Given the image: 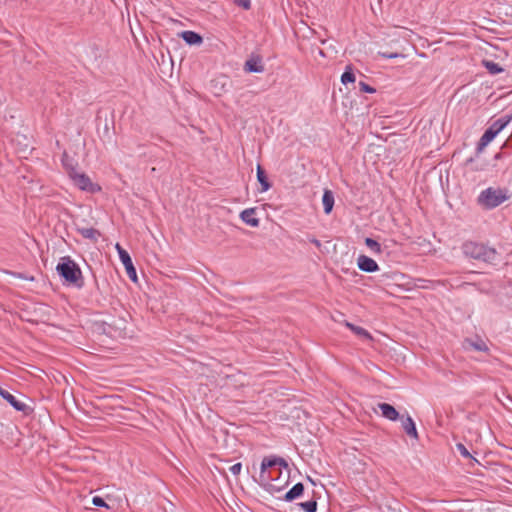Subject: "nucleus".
Instances as JSON below:
<instances>
[{
	"label": "nucleus",
	"mask_w": 512,
	"mask_h": 512,
	"mask_svg": "<svg viewBox=\"0 0 512 512\" xmlns=\"http://www.w3.org/2000/svg\"><path fill=\"white\" fill-rule=\"evenodd\" d=\"M510 198L506 188L488 187L482 190L477 197V204L486 210L494 209Z\"/></svg>",
	"instance_id": "obj_1"
},
{
	"label": "nucleus",
	"mask_w": 512,
	"mask_h": 512,
	"mask_svg": "<svg viewBox=\"0 0 512 512\" xmlns=\"http://www.w3.org/2000/svg\"><path fill=\"white\" fill-rule=\"evenodd\" d=\"M463 253L473 259L493 263L497 259L495 249L475 242H466L463 247Z\"/></svg>",
	"instance_id": "obj_2"
},
{
	"label": "nucleus",
	"mask_w": 512,
	"mask_h": 512,
	"mask_svg": "<svg viewBox=\"0 0 512 512\" xmlns=\"http://www.w3.org/2000/svg\"><path fill=\"white\" fill-rule=\"evenodd\" d=\"M56 270L67 282L81 286V284H78L81 279V270L70 257L61 258Z\"/></svg>",
	"instance_id": "obj_3"
},
{
	"label": "nucleus",
	"mask_w": 512,
	"mask_h": 512,
	"mask_svg": "<svg viewBox=\"0 0 512 512\" xmlns=\"http://www.w3.org/2000/svg\"><path fill=\"white\" fill-rule=\"evenodd\" d=\"M69 178L74 186L84 192L93 194L101 190V187L97 183H94L87 174L79 171L75 167H69Z\"/></svg>",
	"instance_id": "obj_4"
},
{
	"label": "nucleus",
	"mask_w": 512,
	"mask_h": 512,
	"mask_svg": "<svg viewBox=\"0 0 512 512\" xmlns=\"http://www.w3.org/2000/svg\"><path fill=\"white\" fill-rule=\"evenodd\" d=\"M276 466H279L280 468L283 467L285 469L288 468L287 462L280 457H270L262 460L260 479L263 483H269L275 480L273 472L276 470Z\"/></svg>",
	"instance_id": "obj_5"
},
{
	"label": "nucleus",
	"mask_w": 512,
	"mask_h": 512,
	"mask_svg": "<svg viewBox=\"0 0 512 512\" xmlns=\"http://www.w3.org/2000/svg\"><path fill=\"white\" fill-rule=\"evenodd\" d=\"M512 115L505 116L496 120L482 135L479 142V148L486 147L494 138L509 124Z\"/></svg>",
	"instance_id": "obj_6"
},
{
	"label": "nucleus",
	"mask_w": 512,
	"mask_h": 512,
	"mask_svg": "<svg viewBox=\"0 0 512 512\" xmlns=\"http://www.w3.org/2000/svg\"><path fill=\"white\" fill-rule=\"evenodd\" d=\"M115 248H116V250L118 252L120 261L122 262V264L125 267V270H126V273H127L128 277L133 282H136L137 281V273H136V269H135V267L133 265V262H132V259H131L130 255H129V253L126 250H124L119 243H117L115 245Z\"/></svg>",
	"instance_id": "obj_7"
},
{
	"label": "nucleus",
	"mask_w": 512,
	"mask_h": 512,
	"mask_svg": "<svg viewBox=\"0 0 512 512\" xmlns=\"http://www.w3.org/2000/svg\"><path fill=\"white\" fill-rule=\"evenodd\" d=\"M357 265L360 270L368 273H373L379 270L377 262L366 255H360L357 258Z\"/></svg>",
	"instance_id": "obj_8"
},
{
	"label": "nucleus",
	"mask_w": 512,
	"mask_h": 512,
	"mask_svg": "<svg viewBox=\"0 0 512 512\" xmlns=\"http://www.w3.org/2000/svg\"><path fill=\"white\" fill-rule=\"evenodd\" d=\"M244 69L249 73H262L264 71V66L262 64V59L258 55H252L245 62Z\"/></svg>",
	"instance_id": "obj_9"
},
{
	"label": "nucleus",
	"mask_w": 512,
	"mask_h": 512,
	"mask_svg": "<svg viewBox=\"0 0 512 512\" xmlns=\"http://www.w3.org/2000/svg\"><path fill=\"white\" fill-rule=\"evenodd\" d=\"M255 214H256L255 208H247L240 213V218L245 224H247L251 227H258L260 221L255 216Z\"/></svg>",
	"instance_id": "obj_10"
},
{
	"label": "nucleus",
	"mask_w": 512,
	"mask_h": 512,
	"mask_svg": "<svg viewBox=\"0 0 512 512\" xmlns=\"http://www.w3.org/2000/svg\"><path fill=\"white\" fill-rule=\"evenodd\" d=\"M401 423H402V427H403L404 431L406 432V434L408 436H410L411 438L417 440L418 432H417L414 420L409 415H407L406 417L402 416Z\"/></svg>",
	"instance_id": "obj_11"
},
{
	"label": "nucleus",
	"mask_w": 512,
	"mask_h": 512,
	"mask_svg": "<svg viewBox=\"0 0 512 512\" xmlns=\"http://www.w3.org/2000/svg\"><path fill=\"white\" fill-rule=\"evenodd\" d=\"M0 396L5 399L14 409L17 411H24L26 408V405L17 400L14 395L9 393L7 390L0 387Z\"/></svg>",
	"instance_id": "obj_12"
},
{
	"label": "nucleus",
	"mask_w": 512,
	"mask_h": 512,
	"mask_svg": "<svg viewBox=\"0 0 512 512\" xmlns=\"http://www.w3.org/2000/svg\"><path fill=\"white\" fill-rule=\"evenodd\" d=\"M378 407L382 416L386 419L396 421L399 418V413L392 405L388 403H380Z\"/></svg>",
	"instance_id": "obj_13"
},
{
	"label": "nucleus",
	"mask_w": 512,
	"mask_h": 512,
	"mask_svg": "<svg viewBox=\"0 0 512 512\" xmlns=\"http://www.w3.org/2000/svg\"><path fill=\"white\" fill-rule=\"evenodd\" d=\"M180 36L188 45H201L203 42L201 35L194 31H183Z\"/></svg>",
	"instance_id": "obj_14"
},
{
	"label": "nucleus",
	"mask_w": 512,
	"mask_h": 512,
	"mask_svg": "<svg viewBox=\"0 0 512 512\" xmlns=\"http://www.w3.org/2000/svg\"><path fill=\"white\" fill-rule=\"evenodd\" d=\"M304 491V486L302 483L295 484L286 494L284 499L288 502H291L297 498H299Z\"/></svg>",
	"instance_id": "obj_15"
},
{
	"label": "nucleus",
	"mask_w": 512,
	"mask_h": 512,
	"mask_svg": "<svg viewBox=\"0 0 512 512\" xmlns=\"http://www.w3.org/2000/svg\"><path fill=\"white\" fill-rule=\"evenodd\" d=\"M324 212L329 214L334 206V195L330 190H325L322 196Z\"/></svg>",
	"instance_id": "obj_16"
},
{
	"label": "nucleus",
	"mask_w": 512,
	"mask_h": 512,
	"mask_svg": "<svg viewBox=\"0 0 512 512\" xmlns=\"http://www.w3.org/2000/svg\"><path fill=\"white\" fill-rule=\"evenodd\" d=\"M257 180L262 186L261 192H266L270 189L271 185L260 164L257 165Z\"/></svg>",
	"instance_id": "obj_17"
},
{
	"label": "nucleus",
	"mask_w": 512,
	"mask_h": 512,
	"mask_svg": "<svg viewBox=\"0 0 512 512\" xmlns=\"http://www.w3.org/2000/svg\"><path fill=\"white\" fill-rule=\"evenodd\" d=\"M78 231L84 238L93 241H97L100 236L99 231L94 228H80Z\"/></svg>",
	"instance_id": "obj_18"
},
{
	"label": "nucleus",
	"mask_w": 512,
	"mask_h": 512,
	"mask_svg": "<svg viewBox=\"0 0 512 512\" xmlns=\"http://www.w3.org/2000/svg\"><path fill=\"white\" fill-rule=\"evenodd\" d=\"M365 244L372 252L376 254L381 253V245L376 240L372 238H366Z\"/></svg>",
	"instance_id": "obj_19"
},
{
	"label": "nucleus",
	"mask_w": 512,
	"mask_h": 512,
	"mask_svg": "<svg viewBox=\"0 0 512 512\" xmlns=\"http://www.w3.org/2000/svg\"><path fill=\"white\" fill-rule=\"evenodd\" d=\"M341 82L346 85L348 83H353L355 82V75L353 74V72L351 71V68L348 67L346 69V71L342 74L341 76Z\"/></svg>",
	"instance_id": "obj_20"
},
{
	"label": "nucleus",
	"mask_w": 512,
	"mask_h": 512,
	"mask_svg": "<svg viewBox=\"0 0 512 512\" xmlns=\"http://www.w3.org/2000/svg\"><path fill=\"white\" fill-rule=\"evenodd\" d=\"M456 448L462 457L472 459L474 462L478 463V460L472 457V455L470 454V452L468 451L464 444L457 443Z\"/></svg>",
	"instance_id": "obj_21"
},
{
	"label": "nucleus",
	"mask_w": 512,
	"mask_h": 512,
	"mask_svg": "<svg viewBox=\"0 0 512 512\" xmlns=\"http://www.w3.org/2000/svg\"><path fill=\"white\" fill-rule=\"evenodd\" d=\"M484 65L487 68V70L492 74H498L503 71V69L493 61H485Z\"/></svg>",
	"instance_id": "obj_22"
},
{
	"label": "nucleus",
	"mask_w": 512,
	"mask_h": 512,
	"mask_svg": "<svg viewBox=\"0 0 512 512\" xmlns=\"http://www.w3.org/2000/svg\"><path fill=\"white\" fill-rule=\"evenodd\" d=\"M347 327H349L355 334L361 336V337H364V338H367L369 339L370 338V335L369 333L363 329L362 327H358V326H355L353 324H350V323H347Z\"/></svg>",
	"instance_id": "obj_23"
},
{
	"label": "nucleus",
	"mask_w": 512,
	"mask_h": 512,
	"mask_svg": "<svg viewBox=\"0 0 512 512\" xmlns=\"http://www.w3.org/2000/svg\"><path fill=\"white\" fill-rule=\"evenodd\" d=\"M300 506L305 512H315L317 509L316 501H306L301 503Z\"/></svg>",
	"instance_id": "obj_24"
},
{
	"label": "nucleus",
	"mask_w": 512,
	"mask_h": 512,
	"mask_svg": "<svg viewBox=\"0 0 512 512\" xmlns=\"http://www.w3.org/2000/svg\"><path fill=\"white\" fill-rule=\"evenodd\" d=\"M379 54L381 57L387 58V59H393V58H398V57L403 58L404 57V55L399 54V53L380 52Z\"/></svg>",
	"instance_id": "obj_25"
},
{
	"label": "nucleus",
	"mask_w": 512,
	"mask_h": 512,
	"mask_svg": "<svg viewBox=\"0 0 512 512\" xmlns=\"http://www.w3.org/2000/svg\"><path fill=\"white\" fill-rule=\"evenodd\" d=\"M230 472L233 474V475H238L240 474L241 470H242V464L241 463H236L234 465H232L230 468H229Z\"/></svg>",
	"instance_id": "obj_26"
},
{
	"label": "nucleus",
	"mask_w": 512,
	"mask_h": 512,
	"mask_svg": "<svg viewBox=\"0 0 512 512\" xmlns=\"http://www.w3.org/2000/svg\"><path fill=\"white\" fill-rule=\"evenodd\" d=\"M92 503L98 507H107L105 501L101 497H98V496L93 497Z\"/></svg>",
	"instance_id": "obj_27"
},
{
	"label": "nucleus",
	"mask_w": 512,
	"mask_h": 512,
	"mask_svg": "<svg viewBox=\"0 0 512 512\" xmlns=\"http://www.w3.org/2000/svg\"><path fill=\"white\" fill-rule=\"evenodd\" d=\"M235 4L246 10L249 9L251 6L250 0H235Z\"/></svg>",
	"instance_id": "obj_28"
},
{
	"label": "nucleus",
	"mask_w": 512,
	"mask_h": 512,
	"mask_svg": "<svg viewBox=\"0 0 512 512\" xmlns=\"http://www.w3.org/2000/svg\"><path fill=\"white\" fill-rule=\"evenodd\" d=\"M360 89L361 91L363 92H366V93H374L375 92V89L372 88L371 86H369L368 84L364 83V82H360Z\"/></svg>",
	"instance_id": "obj_29"
},
{
	"label": "nucleus",
	"mask_w": 512,
	"mask_h": 512,
	"mask_svg": "<svg viewBox=\"0 0 512 512\" xmlns=\"http://www.w3.org/2000/svg\"><path fill=\"white\" fill-rule=\"evenodd\" d=\"M62 163H63V166L67 172V174L69 175V167H74V165L72 164V162L67 158L66 155L63 156V159H62Z\"/></svg>",
	"instance_id": "obj_30"
},
{
	"label": "nucleus",
	"mask_w": 512,
	"mask_h": 512,
	"mask_svg": "<svg viewBox=\"0 0 512 512\" xmlns=\"http://www.w3.org/2000/svg\"><path fill=\"white\" fill-rule=\"evenodd\" d=\"M469 344H470L471 346H473V347H474L476 350H478V351H483V350H486V349H487L486 345H485L483 342L476 343V344H474V343H472V342H469Z\"/></svg>",
	"instance_id": "obj_31"
},
{
	"label": "nucleus",
	"mask_w": 512,
	"mask_h": 512,
	"mask_svg": "<svg viewBox=\"0 0 512 512\" xmlns=\"http://www.w3.org/2000/svg\"><path fill=\"white\" fill-rule=\"evenodd\" d=\"M311 242H312L315 246H317V247H320V245H321L320 241H319V240H317V239H313V240H311Z\"/></svg>",
	"instance_id": "obj_32"
}]
</instances>
